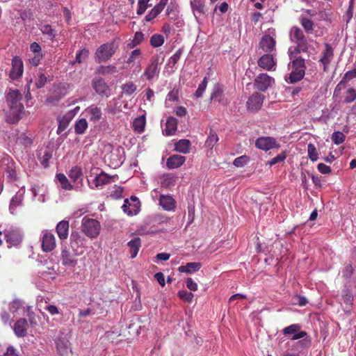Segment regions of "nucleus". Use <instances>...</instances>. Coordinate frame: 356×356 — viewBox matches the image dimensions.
<instances>
[{
    "mask_svg": "<svg viewBox=\"0 0 356 356\" xmlns=\"http://www.w3.org/2000/svg\"><path fill=\"white\" fill-rule=\"evenodd\" d=\"M6 104L4 108L6 122L15 124L22 118L25 109L22 102V95L17 89L8 88L5 92Z\"/></svg>",
    "mask_w": 356,
    "mask_h": 356,
    "instance_id": "obj_1",
    "label": "nucleus"
},
{
    "mask_svg": "<svg viewBox=\"0 0 356 356\" xmlns=\"http://www.w3.org/2000/svg\"><path fill=\"white\" fill-rule=\"evenodd\" d=\"M119 48V39L115 38L100 45L95 51V60L97 63L109 60Z\"/></svg>",
    "mask_w": 356,
    "mask_h": 356,
    "instance_id": "obj_2",
    "label": "nucleus"
},
{
    "mask_svg": "<svg viewBox=\"0 0 356 356\" xmlns=\"http://www.w3.org/2000/svg\"><path fill=\"white\" fill-rule=\"evenodd\" d=\"M291 62V72L289 79L290 83H296L302 80L305 74L306 65L305 59L301 56L293 57Z\"/></svg>",
    "mask_w": 356,
    "mask_h": 356,
    "instance_id": "obj_3",
    "label": "nucleus"
},
{
    "mask_svg": "<svg viewBox=\"0 0 356 356\" xmlns=\"http://www.w3.org/2000/svg\"><path fill=\"white\" fill-rule=\"evenodd\" d=\"M82 231L90 238H96L100 231V224L95 219L83 218L82 220Z\"/></svg>",
    "mask_w": 356,
    "mask_h": 356,
    "instance_id": "obj_4",
    "label": "nucleus"
},
{
    "mask_svg": "<svg viewBox=\"0 0 356 356\" xmlns=\"http://www.w3.org/2000/svg\"><path fill=\"white\" fill-rule=\"evenodd\" d=\"M70 247L75 256L81 254L83 252L86 240L78 232H72L70 238Z\"/></svg>",
    "mask_w": 356,
    "mask_h": 356,
    "instance_id": "obj_5",
    "label": "nucleus"
},
{
    "mask_svg": "<svg viewBox=\"0 0 356 356\" xmlns=\"http://www.w3.org/2000/svg\"><path fill=\"white\" fill-rule=\"evenodd\" d=\"M41 248L44 252H49L56 247V240L54 234L48 230L42 232L40 236Z\"/></svg>",
    "mask_w": 356,
    "mask_h": 356,
    "instance_id": "obj_6",
    "label": "nucleus"
},
{
    "mask_svg": "<svg viewBox=\"0 0 356 356\" xmlns=\"http://www.w3.org/2000/svg\"><path fill=\"white\" fill-rule=\"evenodd\" d=\"M264 100V95L257 92H254L246 102L247 109L250 112H257L261 108Z\"/></svg>",
    "mask_w": 356,
    "mask_h": 356,
    "instance_id": "obj_7",
    "label": "nucleus"
},
{
    "mask_svg": "<svg viewBox=\"0 0 356 356\" xmlns=\"http://www.w3.org/2000/svg\"><path fill=\"white\" fill-rule=\"evenodd\" d=\"M92 87L95 92L102 97H108L111 95L109 86L102 77L94 78L92 81Z\"/></svg>",
    "mask_w": 356,
    "mask_h": 356,
    "instance_id": "obj_8",
    "label": "nucleus"
},
{
    "mask_svg": "<svg viewBox=\"0 0 356 356\" xmlns=\"http://www.w3.org/2000/svg\"><path fill=\"white\" fill-rule=\"evenodd\" d=\"M275 80L266 73H261L254 79V87L260 91L265 92L274 83Z\"/></svg>",
    "mask_w": 356,
    "mask_h": 356,
    "instance_id": "obj_9",
    "label": "nucleus"
},
{
    "mask_svg": "<svg viewBox=\"0 0 356 356\" xmlns=\"http://www.w3.org/2000/svg\"><path fill=\"white\" fill-rule=\"evenodd\" d=\"M68 177L74 183L78 182L75 186V191H81L83 188V172L80 166L72 167L67 173Z\"/></svg>",
    "mask_w": 356,
    "mask_h": 356,
    "instance_id": "obj_10",
    "label": "nucleus"
},
{
    "mask_svg": "<svg viewBox=\"0 0 356 356\" xmlns=\"http://www.w3.org/2000/svg\"><path fill=\"white\" fill-rule=\"evenodd\" d=\"M210 99L211 101L217 102L222 106H227L229 103V101L224 94L223 86L219 83L214 85Z\"/></svg>",
    "mask_w": 356,
    "mask_h": 356,
    "instance_id": "obj_11",
    "label": "nucleus"
},
{
    "mask_svg": "<svg viewBox=\"0 0 356 356\" xmlns=\"http://www.w3.org/2000/svg\"><path fill=\"white\" fill-rule=\"evenodd\" d=\"M255 145L257 148L264 151L280 147L276 140L269 136L259 138L255 142Z\"/></svg>",
    "mask_w": 356,
    "mask_h": 356,
    "instance_id": "obj_12",
    "label": "nucleus"
},
{
    "mask_svg": "<svg viewBox=\"0 0 356 356\" xmlns=\"http://www.w3.org/2000/svg\"><path fill=\"white\" fill-rule=\"evenodd\" d=\"M24 72L23 62L19 56H14L12 59V69L10 72V77L12 79H17L22 76Z\"/></svg>",
    "mask_w": 356,
    "mask_h": 356,
    "instance_id": "obj_13",
    "label": "nucleus"
},
{
    "mask_svg": "<svg viewBox=\"0 0 356 356\" xmlns=\"http://www.w3.org/2000/svg\"><path fill=\"white\" fill-rule=\"evenodd\" d=\"M258 65L264 70L270 71L275 70L276 60L270 53L263 55L257 61Z\"/></svg>",
    "mask_w": 356,
    "mask_h": 356,
    "instance_id": "obj_14",
    "label": "nucleus"
},
{
    "mask_svg": "<svg viewBox=\"0 0 356 356\" xmlns=\"http://www.w3.org/2000/svg\"><path fill=\"white\" fill-rule=\"evenodd\" d=\"M334 58V50L332 46L330 44H325V49L322 51L320 63L323 65L324 71H327V67L331 63L332 60Z\"/></svg>",
    "mask_w": 356,
    "mask_h": 356,
    "instance_id": "obj_15",
    "label": "nucleus"
},
{
    "mask_svg": "<svg viewBox=\"0 0 356 356\" xmlns=\"http://www.w3.org/2000/svg\"><path fill=\"white\" fill-rule=\"evenodd\" d=\"M4 233L6 242L11 246H16L22 242V236L18 229H10L6 230Z\"/></svg>",
    "mask_w": 356,
    "mask_h": 356,
    "instance_id": "obj_16",
    "label": "nucleus"
},
{
    "mask_svg": "<svg viewBox=\"0 0 356 356\" xmlns=\"http://www.w3.org/2000/svg\"><path fill=\"white\" fill-rule=\"evenodd\" d=\"M60 256L62 264L65 266L74 267L78 264L77 259H74V253L72 254L66 246L62 248Z\"/></svg>",
    "mask_w": 356,
    "mask_h": 356,
    "instance_id": "obj_17",
    "label": "nucleus"
},
{
    "mask_svg": "<svg viewBox=\"0 0 356 356\" xmlns=\"http://www.w3.org/2000/svg\"><path fill=\"white\" fill-rule=\"evenodd\" d=\"M276 41L275 39L269 35H264L260 42L259 47L265 52L271 53L275 49Z\"/></svg>",
    "mask_w": 356,
    "mask_h": 356,
    "instance_id": "obj_18",
    "label": "nucleus"
},
{
    "mask_svg": "<svg viewBox=\"0 0 356 356\" xmlns=\"http://www.w3.org/2000/svg\"><path fill=\"white\" fill-rule=\"evenodd\" d=\"M159 73V58H153L151 60L150 64L147 67L144 72V76L149 81L152 80L154 76H157Z\"/></svg>",
    "mask_w": 356,
    "mask_h": 356,
    "instance_id": "obj_19",
    "label": "nucleus"
},
{
    "mask_svg": "<svg viewBox=\"0 0 356 356\" xmlns=\"http://www.w3.org/2000/svg\"><path fill=\"white\" fill-rule=\"evenodd\" d=\"M28 322L26 318L18 319L14 325L13 330L18 337H24L27 334Z\"/></svg>",
    "mask_w": 356,
    "mask_h": 356,
    "instance_id": "obj_20",
    "label": "nucleus"
},
{
    "mask_svg": "<svg viewBox=\"0 0 356 356\" xmlns=\"http://www.w3.org/2000/svg\"><path fill=\"white\" fill-rule=\"evenodd\" d=\"M69 227L70 225L67 220H61L57 224L56 227V231L60 241H64L67 238L69 234Z\"/></svg>",
    "mask_w": 356,
    "mask_h": 356,
    "instance_id": "obj_21",
    "label": "nucleus"
},
{
    "mask_svg": "<svg viewBox=\"0 0 356 356\" xmlns=\"http://www.w3.org/2000/svg\"><path fill=\"white\" fill-rule=\"evenodd\" d=\"M85 112L90 115V120L93 122L99 121L102 118V110L95 104L88 106Z\"/></svg>",
    "mask_w": 356,
    "mask_h": 356,
    "instance_id": "obj_22",
    "label": "nucleus"
},
{
    "mask_svg": "<svg viewBox=\"0 0 356 356\" xmlns=\"http://www.w3.org/2000/svg\"><path fill=\"white\" fill-rule=\"evenodd\" d=\"M159 203L167 211H170L176 207V201L170 195H161L159 198Z\"/></svg>",
    "mask_w": 356,
    "mask_h": 356,
    "instance_id": "obj_23",
    "label": "nucleus"
},
{
    "mask_svg": "<svg viewBox=\"0 0 356 356\" xmlns=\"http://www.w3.org/2000/svg\"><path fill=\"white\" fill-rule=\"evenodd\" d=\"M177 129V120L173 117H169L166 121L163 133L166 136H171L175 134Z\"/></svg>",
    "mask_w": 356,
    "mask_h": 356,
    "instance_id": "obj_24",
    "label": "nucleus"
},
{
    "mask_svg": "<svg viewBox=\"0 0 356 356\" xmlns=\"http://www.w3.org/2000/svg\"><path fill=\"white\" fill-rule=\"evenodd\" d=\"M295 43L296 44V47L294 48L293 51L290 52L289 54L291 59L293 58V57H296L294 55H297L302 52H307L309 49V44L306 38L303 39L302 40H299Z\"/></svg>",
    "mask_w": 356,
    "mask_h": 356,
    "instance_id": "obj_25",
    "label": "nucleus"
},
{
    "mask_svg": "<svg viewBox=\"0 0 356 356\" xmlns=\"http://www.w3.org/2000/svg\"><path fill=\"white\" fill-rule=\"evenodd\" d=\"M201 268L200 262H188L186 265L179 266V272L192 274L197 272Z\"/></svg>",
    "mask_w": 356,
    "mask_h": 356,
    "instance_id": "obj_26",
    "label": "nucleus"
},
{
    "mask_svg": "<svg viewBox=\"0 0 356 356\" xmlns=\"http://www.w3.org/2000/svg\"><path fill=\"white\" fill-rule=\"evenodd\" d=\"M127 245H128V247L129 248V250H130L131 258V259L135 258L137 256L138 252V251L140 250V248L141 246L140 238H138V237L134 238V239L131 240L127 243Z\"/></svg>",
    "mask_w": 356,
    "mask_h": 356,
    "instance_id": "obj_27",
    "label": "nucleus"
},
{
    "mask_svg": "<svg viewBox=\"0 0 356 356\" xmlns=\"http://www.w3.org/2000/svg\"><path fill=\"white\" fill-rule=\"evenodd\" d=\"M289 35L291 40L293 42H296L306 38L303 31L298 26H293L291 29Z\"/></svg>",
    "mask_w": 356,
    "mask_h": 356,
    "instance_id": "obj_28",
    "label": "nucleus"
},
{
    "mask_svg": "<svg viewBox=\"0 0 356 356\" xmlns=\"http://www.w3.org/2000/svg\"><path fill=\"white\" fill-rule=\"evenodd\" d=\"M300 24L307 33H313L314 30V23L311 19L302 16L300 18Z\"/></svg>",
    "mask_w": 356,
    "mask_h": 356,
    "instance_id": "obj_29",
    "label": "nucleus"
},
{
    "mask_svg": "<svg viewBox=\"0 0 356 356\" xmlns=\"http://www.w3.org/2000/svg\"><path fill=\"white\" fill-rule=\"evenodd\" d=\"M56 178L59 181L60 186L65 191H72L75 190V186H74L70 181L67 179L66 176L63 173H59L56 175Z\"/></svg>",
    "mask_w": 356,
    "mask_h": 356,
    "instance_id": "obj_30",
    "label": "nucleus"
},
{
    "mask_svg": "<svg viewBox=\"0 0 356 356\" xmlns=\"http://www.w3.org/2000/svg\"><path fill=\"white\" fill-rule=\"evenodd\" d=\"M342 304H345L346 308H350L353 305V296L348 289H344L341 291Z\"/></svg>",
    "mask_w": 356,
    "mask_h": 356,
    "instance_id": "obj_31",
    "label": "nucleus"
},
{
    "mask_svg": "<svg viewBox=\"0 0 356 356\" xmlns=\"http://www.w3.org/2000/svg\"><path fill=\"white\" fill-rule=\"evenodd\" d=\"M146 124V119L145 115L140 116L136 118L133 122V128L135 131L142 133L144 131Z\"/></svg>",
    "mask_w": 356,
    "mask_h": 356,
    "instance_id": "obj_32",
    "label": "nucleus"
},
{
    "mask_svg": "<svg viewBox=\"0 0 356 356\" xmlns=\"http://www.w3.org/2000/svg\"><path fill=\"white\" fill-rule=\"evenodd\" d=\"M89 54H90V51H89L88 49H87V48H83V49L79 50L76 53L75 60L72 62V65H74L76 63L80 64V63L84 62L89 56Z\"/></svg>",
    "mask_w": 356,
    "mask_h": 356,
    "instance_id": "obj_33",
    "label": "nucleus"
},
{
    "mask_svg": "<svg viewBox=\"0 0 356 356\" xmlns=\"http://www.w3.org/2000/svg\"><path fill=\"white\" fill-rule=\"evenodd\" d=\"M191 7L194 13L204 14L206 12L205 5L203 0H191Z\"/></svg>",
    "mask_w": 356,
    "mask_h": 356,
    "instance_id": "obj_34",
    "label": "nucleus"
},
{
    "mask_svg": "<svg viewBox=\"0 0 356 356\" xmlns=\"http://www.w3.org/2000/svg\"><path fill=\"white\" fill-rule=\"evenodd\" d=\"M111 177L106 173L102 172L97 175L94 179L95 184L97 187L104 186L109 183Z\"/></svg>",
    "mask_w": 356,
    "mask_h": 356,
    "instance_id": "obj_35",
    "label": "nucleus"
},
{
    "mask_svg": "<svg viewBox=\"0 0 356 356\" xmlns=\"http://www.w3.org/2000/svg\"><path fill=\"white\" fill-rule=\"evenodd\" d=\"M88 128V122L85 118L79 119L76 122L74 131L76 134H83Z\"/></svg>",
    "mask_w": 356,
    "mask_h": 356,
    "instance_id": "obj_36",
    "label": "nucleus"
},
{
    "mask_svg": "<svg viewBox=\"0 0 356 356\" xmlns=\"http://www.w3.org/2000/svg\"><path fill=\"white\" fill-rule=\"evenodd\" d=\"M131 204L129 202L128 199H126L124 202L122 209L123 211L129 216L136 215L138 211V207L136 204L133 206V209H131Z\"/></svg>",
    "mask_w": 356,
    "mask_h": 356,
    "instance_id": "obj_37",
    "label": "nucleus"
},
{
    "mask_svg": "<svg viewBox=\"0 0 356 356\" xmlns=\"http://www.w3.org/2000/svg\"><path fill=\"white\" fill-rule=\"evenodd\" d=\"M177 177L171 174H166L163 176L161 184L165 188H170L172 186H175Z\"/></svg>",
    "mask_w": 356,
    "mask_h": 356,
    "instance_id": "obj_38",
    "label": "nucleus"
},
{
    "mask_svg": "<svg viewBox=\"0 0 356 356\" xmlns=\"http://www.w3.org/2000/svg\"><path fill=\"white\" fill-rule=\"evenodd\" d=\"M118 72L117 67L115 65H101L97 69V73L103 75L111 74Z\"/></svg>",
    "mask_w": 356,
    "mask_h": 356,
    "instance_id": "obj_39",
    "label": "nucleus"
},
{
    "mask_svg": "<svg viewBox=\"0 0 356 356\" xmlns=\"http://www.w3.org/2000/svg\"><path fill=\"white\" fill-rule=\"evenodd\" d=\"M161 12V6H154L145 16V20L147 22H152L155 19Z\"/></svg>",
    "mask_w": 356,
    "mask_h": 356,
    "instance_id": "obj_40",
    "label": "nucleus"
},
{
    "mask_svg": "<svg viewBox=\"0 0 356 356\" xmlns=\"http://www.w3.org/2000/svg\"><path fill=\"white\" fill-rule=\"evenodd\" d=\"M121 88L122 91L127 95H131L137 89V86L132 81L123 84Z\"/></svg>",
    "mask_w": 356,
    "mask_h": 356,
    "instance_id": "obj_41",
    "label": "nucleus"
},
{
    "mask_svg": "<svg viewBox=\"0 0 356 356\" xmlns=\"http://www.w3.org/2000/svg\"><path fill=\"white\" fill-rule=\"evenodd\" d=\"M164 43V38L161 34H154L150 38V44L154 47H161Z\"/></svg>",
    "mask_w": 356,
    "mask_h": 356,
    "instance_id": "obj_42",
    "label": "nucleus"
},
{
    "mask_svg": "<svg viewBox=\"0 0 356 356\" xmlns=\"http://www.w3.org/2000/svg\"><path fill=\"white\" fill-rule=\"evenodd\" d=\"M308 156L312 161H316L318 159V154L315 145L312 143H309L307 145Z\"/></svg>",
    "mask_w": 356,
    "mask_h": 356,
    "instance_id": "obj_43",
    "label": "nucleus"
},
{
    "mask_svg": "<svg viewBox=\"0 0 356 356\" xmlns=\"http://www.w3.org/2000/svg\"><path fill=\"white\" fill-rule=\"evenodd\" d=\"M51 157L52 153L49 150H45L42 156L41 154L38 155L41 164L44 168H47L49 165V161Z\"/></svg>",
    "mask_w": 356,
    "mask_h": 356,
    "instance_id": "obj_44",
    "label": "nucleus"
},
{
    "mask_svg": "<svg viewBox=\"0 0 356 356\" xmlns=\"http://www.w3.org/2000/svg\"><path fill=\"white\" fill-rule=\"evenodd\" d=\"M40 31L44 35H47L51 40L56 37V31L52 29L51 26L49 24H44L41 26Z\"/></svg>",
    "mask_w": 356,
    "mask_h": 356,
    "instance_id": "obj_45",
    "label": "nucleus"
},
{
    "mask_svg": "<svg viewBox=\"0 0 356 356\" xmlns=\"http://www.w3.org/2000/svg\"><path fill=\"white\" fill-rule=\"evenodd\" d=\"M191 143L189 140H179V153L187 154L191 149Z\"/></svg>",
    "mask_w": 356,
    "mask_h": 356,
    "instance_id": "obj_46",
    "label": "nucleus"
},
{
    "mask_svg": "<svg viewBox=\"0 0 356 356\" xmlns=\"http://www.w3.org/2000/svg\"><path fill=\"white\" fill-rule=\"evenodd\" d=\"M218 141V136L216 133L211 131L209 136H208L205 145L207 147L213 148L215 144Z\"/></svg>",
    "mask_w": 356,
    "mask_h": 356,
    "instance_id": "obj_47",
    "label": "nucleus"
},
{
    "mask_svg": "<svg viewBox=\"0 0 356 356\" xmlns=\"http://www.w3.org/2000/svg\"><path fill=\"white\" fill-rule=\"evenodd\" d=\"M144 39V34L142 32L138 31L135 33L133 40L128 44L130 48L140 44Z\"/></svg>",
    "mask_w": 356,
    "mask_h": 356,
    "instance_id": "obj_48",
    "label": "nucleus"
},
{
    "mask_svg": "<svg viewBox=\"0 0 356 356\" xmlns=\"http://www.w3.org/2000/svg\"><path fill=\"white\" fill-rule=\"evenodd\" d=\"M346 136L341 131H334L332 135V140L335 145H340L344 142Z\"/></svg>",
    "mask_w": 356,
    "mask_h": 356,
    "instance_id": "obj_49",
    "label": "nucleus"
},
{
    "mask_svg": "<svg viewBox=\"0 0 356 356\" xmlns=\"http://www.w3.org/2000/svg\"><path fill=\"white\" fill-rule=\"evenodd\" d=\"M17 143L27 147L32 144V140L24 133H21L17 138Z\"/></svg>",
    "mask_w": 356,
    "mask_h": 356,
    "instance_id": "obj_50",
    "label": "nucleus"
},
{
    "mask_svg": "<svg viewBox=\"0 0 356 356\" xmlns=\"http://www.w3.org/2000/svg\"><path fill=\"white\" fill-rule=\"evenodd\" d=\"M355 99H356V90L353 88H350L346 91V95L344 98V102L346 104L351 103L353 101H355Z\"/></svg>",
    "mask_w": 356,
    "mask_h": 356,
    "instance_id": "obj_51",
    "label": "nucleus"
},
{
    "mask_svg": "<svg viewBox=\"0 0 356 356\" xmlns=\"http://www.w3.org/2000/svg\"><path fill=\"white\" fill-rule=\"evenodd\" d=\"M194 295L192 292L186 290L179 291V299H181L187 302H191L193 300Z\"/></svg>",
    "mask_w": 356,
    "mask_h": 356,
    "instance_id": "obj_52",
    "label": "nucleus"
},
{
    "mask_svg": "<svg viewBox=\"0 0 356 356\" xmlns=\"http://www.w3.org/2000/svg\"><path fill=\"white\" fill-rule=\"evenodd\" d=\"M178 98V90H173L168 93L165 99V105L170 106L171 103L176 101Z\"/></svg>",
    "mask_w": 356,
    "mask_h": 356,
    "instance_id": "obj_53",
    "label": "nucleus"
},
{
    "mask_svg": "<svg viewBox=\"0 0 356 356\" xmlns=\"http://www.w3.org/2000/svg\"><path fill=\"white\" fill-rule=\"evenodd\" d=\"M207 86V79L205 77L202 83L199 85L197 89L195 92V96L197 98L201 97L203 95V92L205 91Z\"/></svg>",
    "mask_w": 356,
    "mask_h": 356,
    "instance_id": "obj_54",
    "label": "nucleus"
},
{
    "mask_svg": "<svg viewBox=\"0 0 356 356\" xmlns=\"http://www.w3.org/2000/svg\"><path fill=\"white\" fill-rule=\"evenodd\" d=\"M167 166L169 169H175L178 168V156L172 155L167 160Z\"/></svg>",
    "mask_w": 356,
    "mask_h": 356,
    "instance_id": "obj_55",
    "label": "nucleus"
},
{
    "mask_svg": "<svg viewBox=\"0 0 356 356\" xmlns=\"http://www.w3.org/2000/svg\"><path fill=\"white\" fill-rule=\"evenodd\" d=\"M149 0H138L137 14L142 15L148 7L147 3Z\"/></svg>",
    "mask_w": 356,
    "mask_h": 356,
    "instance_id": "obj_56",
    "label": "nucleus"
},
{
    "mask_svg": "<svg viewBox=\"0 0 356 356\" xmlns=\"http://www.w3.org/2000/svg\"><path fill=\"white\" fill-rule=\"evenodd\" d=\"M248 161L249 159L247 156H241L236 158L233 162V164L237 168L243 167L247 164Z\"/></svg>",
    "mask_w": 356,
    "mask_h": 356,
    "instance_id": "obj_57",
    "label": "nucleus"
},
{
    "mask_svg": "<svg viewBox=\"0 0 356 356\" xmlns=\"http://www.w3.org/2000/svg\"><path fill=\"white\" fill-rule=\"evenodd\" d=\"M300 329V326L298 324H292L288 327H286L283 330L284 334H296Z\"/></svg>",
    "mask_w": 356,
    "mask_h": 356,
    "instance_id": "obj_58",
    "label": "nucleus"
},
{
    "mask_svg": "<svg viewBox=\"0 0 356 356\" xmlns=\"http://www.w3.org/2000/svg\"><path fill=\"white\" fill-rule=\"evenodd\" d=\"M141 55V51L138 49L133 50L129 58L127 60V64H131L134 63L136 59H138Z\"/></svg>",
    "mask_w": 356,
    "mask_h": 356,
    "instance_id": "obj_59",
    "label": "nucleus"
},
{
    "mask_svg": "<svg viewBox=\"0 0 356 356\" xmlns=\"http://www.w3.org/2000/svg\"><path fill=\"white\" fill-rule=\"evenodd\" d=\"M184 283L186 284V286L191 291H196L197 290V284L193 280L191 277H188L185 281Z\"/></svg>",
    "mask_w": 356,
    "mask_h": 356,
    "instance_id": "obj_60",
    "label": "nucleus"
},
{
    "mask_svg": "<svg viewBox=\"0 0 356 356\" xmlns=\"http://www.w3.org/2000/svg\"><path fill=\"white\" fill-rule=\"evenodd\" d=\"M353 267L351 264H349L346 265L345 267L343 268L342 270V275L344 278L348 279L353 275Z\"/></svg>",
    "mask_w": 356,
    "mask_h": 356,
    "instance_id": "obj_61",
    "label": "nucleus"
},
{
    "mask_svg": "<svg viewBox=\"0 0 356 356\" xmlns=\"http://www.w3.org/2000/svg\"><path fill=\"white\" fill-rule=\"evenodd\" d=\"M356 78V68L353 69V70L348 71L345 73L344 76H343V83H348L353 79Z\"/></svg>",
    "mask_w": 356,
    "mask_h": 356,
    "instance_id": "obj_62",
    "label": "nucleus"
},
{
    "mask_svg": "<svg viewBox=\"0 0 356 356\" xmlns=\"http://www.w3.org/2000/svg\"><path fill=\"white\" fill-rule=\"evenodd\" d=\"M21 202H22L21 197H18L17 195L14 196L11 199L10 207H9L11 213H13V211L15 210V209L21 204Z\"/></svg>",
    "mask_w": 356,
    "mask_h": 356,
    "instance_id": "obj_63",
    "label": "nucleus"
},
{
    "mask_svg": "<svg viewBox=\"0 0 356 356\" xmlns=\"http://www.w3.org/2000/svg\"><path fill=\"white\" fill-rule=\"evenodd\" d=\"M123 193V188L121 186H116L115 187V190L111 192V197L113 199L118 200L122 197Z\"/></svg>",
    "mask_w": 356,
    "mask_h": 356,
    "instance_id": "obj_64",
    "label": "nucleus"
}]
</instances>
